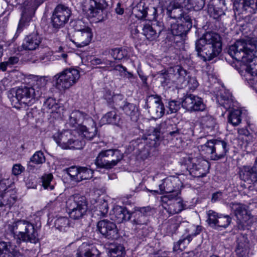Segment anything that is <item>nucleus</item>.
Listing matches in <instances>:
<instances>
[{
  "label": "nucleus",
  "mask_w": 257,
  "mask_h": 257,
  "mask_svg": "<svg viewBox=\"0 0 257 257\" xmlns=\"http://www.w3.org/2000/svg\"><path fill=\"white\" fill-rule=\"evenodd\" d=\"M47 81L45 77L37 78L31 86H21L13 89L10 97L13 107L19 108V105L31 106L36 100L41 97H45L47 92Z\"/></svg>",
  "instance_id": "nucleus-1"
},
{
  "label": "nucleus",
  "mask_w": 257,
  "mask_h": 257,
  "mask_svg": "<svg viewBox=\"0 0 257 257\" xmlns=\"http://www.w3.org/2000/svg\"><path fill=\"white\" fill-rule=\"evenodd\" d=\"M257 42L250 38L237 40L228 48V54L237 62L238 72L241 75L244 72L254 68L250 64L254 58L253 52L256 51Z\"/></svg>",
  "instance_id": "nucleus-2"
},
{
  "label": "nucleus",
  "mask_w": 257,
  "mask_h": 257,
  "mask_svg": "<svg viewBox=\"0 0 257 257\" xmlns=\"http://www.w3.org/2000/svg\"><path fill=\"white\" fill-rule=\"evenodd\" d=\"M197 55L203 61H210L221 51L220 36L213 32H207L196 42Z\"/></svg>",
  "instance_id": "nucleus-3"
},
{
  "label": "nucleus",
  "mask_w": 257,
  "mask_h": 257,
  "mask_svg": "<svg viewBox=\"0 0 257 257\" xmlns=\"http://www.w3.org/2000/svg\"><path fill=\"white\" fill-rule=\"evenodd\" d=\"M7 230L13 235L17 236L18 242L36 243L39 241L38 234L34 224L25 219H17L9 224Z\"/></svg>",
  "instance_id": "nucleus-4"
},
{
  "label": "nucleus",
  "mask_w": 257,
  "mask_h": 257,
  "mask_svg": "<svg viewBox=\"0 0 257 257\" xmlns=\"http://www.w3.org/2000/svg\"><path fill=\"white\" fill-rule=\"evenodd\" d=\"M75 130H63L55 133L53 138L57 145L64 150L80 149L83 148L85 143L76 138Z\"/></svg>",
  "instance_id": "nucleus-5"
},
{
  "label": "nucleus",
  "mask_w": 257,
  "mask_h": 257,
  "mask_svg": "<svg viewBox=\"0 0 257 257\" xmlns=\"http://www.w3.org/2000/svg\"><path fill=\"white\" fill-rule=\"evenodd\" d=\"M199 150L209 156L211 160L217 161L224 158L229 150L228 143L220 140H211L198 147Z\"/></svg>",
  "instance_id": "nucleus-6"
},
{
  "label": "nucleus",
  "mask_w": 257,
  "mask_h": 257,
  "mask_svg": "<svg viewBox=\"0 0 257 257\" xmlns=\"http://www.w3.org/2000/svg\"><path fill=\"white\" fill-rule=\"evenodd\" d=\"M123 158V153L118 149L102 150L96 157L95 164L98 168L109 170L116 166Z\"/></svg>",
  "instance_id": "nucleus-7"
},
{
  "label": "nucleus",
  "mask_w": 257,
  "mask_h": 257,
  "mask_svg": "<svg viewBox=\"0 0 257 257\" xmlns=\"http://www.w3.org/2000/svg\"><path fill=\"white\" fill-rule=\"evenodd\" d=\"M80 78L78 70L75 69H66L57 73L53 77V86L60 90L69 89L74 85Z\"/></svg>",
  "instance_id": "nucleus-8"
},
{
  "label": "nucleus",
  "mask_w": 257,
  "mask_h": 257,
  "mask_svg": "<svg viewBox=\"0 0 257 257\" xmlns=\"http://www.w3.org/2000/svg\"><path fill=\"white\" fill-rule=\"evenodd\" d=\"M70 217L78 220L86 215L88 209L85 198L79 194L70 196L66 202Z\"/></svg>",
  "instance_id": "nucleus-9"
},
{
  "label": "nucleus",
  "mask_w": 257,
  "mask_h": 257,
  "mask_svg": "<svg viewBox=\"0 0 257 257\" xmlns=\"http://www.w3.org/2000/svg\"><path fill=\"white\" fill-rule=\"evenodd\" d=\"M187 169L191 175L194 177H203L208 173L209 165L205 160L197 158L188 157L185 158Z\"/></svg>",
  "instance_id": "nucleus-10"
},
{
  "label": "nucleus",
  "mask_w": 257,
  "mask_h": 257,
  "mask_svg": "<svg viewBox=\"0 0 257 257\" xmlns=\"http://www.w3.org/2000/svg\"><path fill=\"white\" fill-rule=\"evenodd\" d=\"M43 2V0H27L24 3V8L19 21L16 34H20L24 28L29 25L35 11Z\"/></svg>",
  "instance_id": "nucleus-11"
},
{
  "label": "nucleus",
  "mask_w": 257,
  "mask_h": 257,
  "mask_svg": "<svg viewBox=\"0 0 257 257\" xmlns=\"http://www.w3.org/2000/svg\"><path fill=\"white\" fill-rule=\"evenodd\" d=\"M179 195V192L177 191L161 197L163 203L167 204V207L164 208L170 214L179 213L185 208L186 205L183 203Z\"/></svg>",
  "instance_id": "nucleus-12"
},
{
  "label": "nucleus",
  "mask_w": 257,
  "mask_h": 257,
  "mask_svg": "<svg viewBox=\"0 0 257 257\" xmlns=\"http://www.w3.org/2000/svg\"><path fill=\"white\" fill-rule=\"evenodd\" d=\"M188 75V72L180 65L170 67L164 74L161 81L163 86L171 87L178 80H184Z\"/></svg>",
  "instance_id": "nucleus-13"
},
{
  "label": "nucleus",
  "mask_w": 257,
  "mask_h": 257,
  "mask_svg": "<svg viewBox=\"0 0 257 257\" xmlns=\"http://www.w3.org/2000/svg\"><path fill=\"white\" fill-rule=\"evenodd\" d=\"M145 108L149 109L148 112L154 118L161 117L165 113V107L161 98L157 95H151L145 99Z\"/></svg>",
  "instance_id": "nucleus-14"
},
{
  "label": "nucleus",
  "mask_w": 257,
  "mask_h": 257,
  "mask_svg": "<svg viewBox=\"0 0 257 257\" xmlns=\"http://www.w3.org/2000/svg\"><path fill=\"white\" fill-rule=\"evenodd\" d=\"M71 16V11L68 7L58 5L54 9L51 18V23L56 29L63 27L68 22Z\"/></svg>",
  "instance_id": "nucleus-15"
},
{
  "label": "nucleus",
  "mask_w": 257,
  "mask_h": 257,
  "mask_svg": "<svg viewBox=\"0 0 257 257\" xmlns=\"http://www.w3.org/2000/svg\"><path fill=\"white\" fill-rule=\"evenodd\" d=\"M182 107L188 111H203L206 106L201 98L193 94H187L182 100Z\"/></svg>",
  "instance_id": "nucleus-16"
},
{
  "label": "nucleus",
  "mask_w": 257,
  "mask_h": 257,
  "mask_svg": "<svg viewBox=\"0 0 257 257\" xmlns=\"http://www.w3.org/2000/svg\"><path fill=\"white\" fill-rule=\"evenodd\" d=\"M97 227L100 233L107 239H114L118 236V231L115 223L107 219L98 221Z\"/></svg>",
  "instance_id": "nucleus-17"
},
{
  "label": "nucleus",
  "mask_w": 257,
  "mask_h": 257,
  "mask_svg": "<svg viewBox=\"0 0 257 257\" xmlns=\"http://www.w3.org/2000/svg\"><path fill=\"white\" fill-rule=\"evenodd\" d=\"M192 27V19L190 16H185L184 20L178 21L176 23L171 25L172 34L176 36H186Z\"/></svg>",
  "instance_id": "nucleus-18"
},
{
  "label": "nucleus",
  "mask_w": 257,
  "mask_h": 257,
  "mask_svg": "<svg viewBox=\"0 0 257 257\" xmlns=\"http://www.w3.org/2000/svg\"><path fill=\"white\" fill-rule=\"evenodd\" d=\"M107 6L105 0H85L83 10L89 17H97L98 14Z\"/></svg>",
  "instance_id": "nucleus-19"
},
{
  "label": "nucleus",
  "mask_w": 257,
  "mask_h": 257,
  "mask_svg": "<svg viewBox=\"0 0 257 257\" xmlns=\"http://www.w3.org/2000/svg\"><path fill=\"white\" fill-rule=\"evenodd\" d=\"M186 10L185 6H183L182 0H178L175 2L172 6L167 8V15L171 19L180 21L184 20L185 16H190Z\"/></svg>",
  "instance_id": "nucleus-20"
},
{
  "label": "nucleus",
  "mask_w": 257,
  "mask_h": 257,
  "mask_svg": "<svg viewBox=\"0 0 257 257\" xmlns=\"http://www.w3.org/2000/svg\"><path fill=\"white\" fill-rule=\"evenodd\" d=\"M17 196L15 190L5 189L4 193L0 196V213L5 212L10 208L16 201Z\"/></svg>",
  "instance_id": "nucleus-21"
},
{
  "label": "nucleus",
  "mask_w": 257,
  "mask_h": 257,
  "mask_svg": "<svg viewBox=\"0 0 257 257\" xmlns=\"http://www.w3.org/2000/svg\"><path fill=\"white\" fill-rule=\"evenodd\" d=\"M93 33L91 28H87L85 31L75 32L73 39L71 41L78 48H82L87 46L91 42L93 38Z\"/></svg>",
  "instance_id": "nucleus-22"
},
{
  "label": "nucleus",
  "mask_w": 257,
  "mask_h": 257,
  "mask_svg": "<svg viewBox=\"0 0 257 257\" xmlns=\"http://www.w3.org/2000/svg\"><path fill=\"white\" fill-rule=\"evenodd\" d=\"M229 207L234 213L237 220L242 223L246 222L250 218V213L247 210V206L236 202H231Z\"/></svg>",
  "instance_id": "nucleus-23"
},
{
  "label": "nucleus",
  "mask_w": 257,
  "mask_h": 257,
  "mask_svg": "<svg viewBox=\"0 0 257 257\" xmlns=\"http://www.w3.org/2000/svg\"><path fill=\"white\" fill-rule=\"evenodd\" d=\"M233 5L237 11L248 15L257 11V0H235Z\"/></svg>",
  "instance_id": "nucleus-24"
},
{
  "label": "nucleus",
  "mask_w": 257,
  "mask_h": 257,
  "mask_svg": "<svg viewBox=\"0 0 257 257\" xmlns=\"http://www.w3.org/2000/svg\"><path fill=\"white\" fill-rule=\"evenodd\" d=\"M159 129L162 132V134L166 133L168 139H178L181 134L180 128L170 120L161 122L159 125Z\"/></svg>",
  "instance_id": "nucleus-25"
},
{
  "label": "nucleus",
  "mask_w": 257,
  "mask_h": 257,
  "mask_svg": "<svg viewBox=\"0 0 257 257\" xmlns=\"http://www.w3.org/2000/svg\"><path fill=\"white\" fill-rule=\"evenodd\" d=\"M181 182L177 178L172 179L166 178L162 180V183L159 185L160 194L166 193L167 194H173L176 192H178L180 194L179 189Z\"/></svg>",
  "instance_id": "nucleus-26"
},
{
  "label": "nucleus",
  "mask_w": 257,
  "mask_h": 257,
  "mask_svg": "<svg viewBox=\"0 0 257 257\" xmlns=\"http://www.w3.org/2000/svg\"><path fill=\"white\" fill-rule=\"evenodd\" d=\"M239 176L241 180L249 184L257 182V166H243L240 168Z\"/></svg>",
  "instance_id": "nucleus-27"
},
{
  "label": "nucleus",
  "mask_w": 257,
  "mask_h": 257,
  "mask_svg": "<svg viewBox=\"0 0 257 257\" xmlns=\"http://www.w3.org/2000/svg\"><path fill=\"white\" fill-rule=\"evenodd\" d=\"M80 131L87 140H91L96 136L97 128L94 120L91 117H87L84 121V124L81 125Z\"/></svg>",
  "instance_id": "nucleus-28"
},
{
  "label": "nucleus",
  "mask_w": 257,
  "mask_h": 257,
  "mask_svg": "<svg viewBox=\"0 0 257 257\" xmlns=\"http://www.w3.org/2000/svg\"><path fill=\"white\" fill-rule=\"evenodd\" d=\"M110 215H111V219L118 223L128 221L131 217V213L126 207L118 205L113 207L110 212Z\"/></svg>",
  "instance_id": "nucleus-29"
},
{
  "label": "nucleus",
  "mask_w": 257,
  "mask_h": 257,
  "mask_svg": "<svg viewBox=\"0 0 257 257\" xmlns=\"http://www.w3.org/2000/svg\"><path fill=\"white\" fill-rule=\"evenodd\" d=\"M22 254L11 242L0 241V257H19Z\"/></svg>",
  "instance_id": "nucleus-30"
},
{
  "label": "nucleus",
  "mask_w": 257,
  "mask_h": 257,
  "mask_svg": "<svg viewBox=\"0 0 257 257\" xmlns=\"http://www.w3.org/2000/svg\"><path fill=\"white\" fill-rule=\"evenodd\" d=\"M41 40L40 36L37 32H34L25 38L22 47L25 50H35L38 48Z\"/></svg>",
  "instance_id": "nucleus-31"
},
{
  "label": "nucleus",
  "mask_w": 257,
  "mask_h": 257,
  "mask_svg": "<svg viewBox=\"0 0 257 257\" xmlns=\"http://www.w3.org/2000/svg\"><path fill=\"white\" fill-rule=\"evenodd\" d=\"M237 245L235 250L237 257H243L249 250V240L246 234H240L237 238Z\"/></svg>",
  "instance_id": "nucleus-32"
},
{
  "label": "nucleus",
  "mask_w": 257,
  "mask_h": 257,
  "mask_svg": "<svg viewBox=\"0 0 257 257\" xmlns=\"http://www.w3.org/2000/svg\"><path fill=\"white\" fill-rule=\"evenodd\" d=\"M87 117H91L79 110H74L70 114L68 123L75 129L79 130Z\"/></svg>",
  "instance_id": "nucleus-33"
},
{
  "label": "nucleus",
  "mask_w": 257,
  "mask_h": 257,
  "mask_svg": "<svg viewBox=\"0 0 257 257\" xmlns=\"http://www.w3.org/2000/svg\"><path fill=\"white\" fill-rule=\"evenodd\" d=\"M217 102L226 110L235 106V102L232 98L231 94L226 90L221 91L217 96Z\"/></svg>",
  "instance_id": "nucleus-34"
},
{
  "label": "nucleus",
  "mask_w": 257,
  "mask_h": 257,
  "mask_svg": "<svg viewBox=\"0 0 257 257\" xmlns=\"http://www.w3.org/2000/svg\"><path fill=\"white\" fill-rule=\"evenodd\" d=\"M99 253V251L95 247L90 246L86 243H83L77 250L76 256L98 257Z\"/></svg>",
  "instance_id": "nucleus-35"
},
{
  "label": "nucleus",
  "mask_w": 257,
  "mask_h": 257,
  "mask_svg": "<svg viewBox=\"0 0 257 257\" xmlns=\"http://www.w3.org/2000/svg\"><path fill=\"white\" fill-rule=\"evenodd\" d=\"M123 105L119 104V105L117 106L122 109L126 115L130 116L132 121H136L139 116V112L136 105L125 101H123Z\"/></svg>",
  "instance_id": "nucleus-36"
},
{
  "label": "nucleus",
  "mask_w": 257,
  "mask_h": 257,
  "mask_svg": "<svg viewBox=\"0 0 257 257\" xmlns=\"http://www.w3.org/2000/svg\"><path fill=\"white\" fill-rule=\"evenodd\" d=\"M157 30L154 27L150 24H145L143 25L142 28V34L146 37V38L150 41H153L157 38L161 32V30Z\"/></svg>",
  "instance_id": "nucleus-37"
},
{
  "label": "nucleus",
  "mask_w": 257,
  "mask_h": 257,
  "mask_svg": "<svg viewBox=\"0 0 257 257\" xmlns=\"http://www.w3.org/2000/svg\"><path fill=\"white\" fill-rule=\"evenodd\" d=\"M183 6L186 10H193L195 11L201 10L205 6V0H182Z\"/></svg>",
  "instance_id": "nucleus-38"
},
{
  "label": "nucleus",
  "mask_w": 257,
  "mask_h": 257,
  "mask_svg": "<svg viewBox=\"0 0 257 257\" xmlns=\"http://www.w3.org/2000/svg\"><path fill=\"white\" fill-rule=\"evenodd\" d=\"M120 120V117L115 111L113 110L106 113L101 119L103 124H116Z\"/></svg>",
  "instance_id": "nucleus-39"
},
{
  "label": "nucleus",
  "mask_w": 257,
  "mask_h": 257,
  "mask_svg": "<svg viewBox=\"0 0 257 257\" xmlns=\"http://www.w3.org/2000/svg\"><path fill=\"white\" fill-rule=\"evenodd\" d=\"M105 53L111 55L115 60H121L127 55V52L125 49L122 48H115L108 49L105 51Z\"/></svg>",
  "instance_id": "nucleus-40"
},
{
  "label": "nucleus",
  "mask_w": 257,
  "mask_h": 257,
  "mask_svg": "<svg viewBox=\"0 0 257 257\" xmlns=\"http://www.w3.org/2000/svg\"><path fill=\"white\" fill-rule=\"evenodd\" d=\"M253 70L244 72V74L242 76L245 77L250 87L255 90L257 93V73L253 71Z\"/></svg>",
  "instance_id": "nucleus-41"
},
{
  "label": "nucleus",
  "mask_w": 257,
  "mask_h": 257,
  "mask_svg": "<svg viewBox=\"0 0 257 257\" xmlns=\"http://www.w3.org/2000/svg\"><path fill=\"white\" fill-rule=\"evenodd\" d=\"M135 153L138 158L142 160L146 159L150 155L148 146H146L145 143H140L138 147L135 149Z\"/></svg>",
  "instance_id": "nucleus-42"
},
{
  "label": "nucleus",
  "mask_w": 257,
  "mask_h": 257,
  "mask_svg": "<svg viewBox=\"0 0 257 257\" xmlns=\"http://www.w3.org/2000/svg\"><path fill=\"white\" fill-rule=\"evenodd\" d=\"M162 132L159 129V126L155 128L152 134H150L147 140L150 141V145L154 147H158L161 141L160 134Z\"/></svg>",
  "instance_id": "nucleus-43"
},
{
  "label": "nucleus",
  "mask_w": 257,
  "mask_h": 257,
  "mask_svg": "<svg viewBox=\"0 0 257 257\" xmlns=\"http://www.w3.org/2000/svg\"><path fill=\"white\" fill-rule=\"evenodd\" d=\"M146 4L144 2H140L133 9L132 14L139 19L145 18Z\"/></svg>",
  "instance_id": "nucleus-44"
},
{
  "label": "nucleus",
  "mask_w": 257,
  "mask_h": 257,
  "mask_svg": "<svg viewBox=\"0 0 257 257\" xmlns=\"http://www.w3.org/2000/svg\"><path fill=\"white\" fill-rule=\"evenodd\" d=\"M241 111L239 109L232 110L228 116V121L234 126L238 125L241 120Z\"/></svg>",
  "instance_id": "nucleus-45"
},
{
  "label": "nucleus",
  "mask_w": 257,
  "mask_h": 257,
  "mask_svg": "<svg viewBox=\"0 0 257 257\" xmlns=\"http://www.w3.org/2000/svg\"><path fill=\"white\" fill-rule=\"evenodd\" d=\"M192 239V236L190 234L182 237L178 241L174 243L173 251L182 250L183 248H184L186 245L188 244Z\"/></svg>",
  "instance_id": "nucleus-46"
},
{
  "label": "nucleus",
  "mask_w": 257,
  "mask_h": 257,
  "mask_svg": "<svg viewBox=\"0 0 257 257\" xmlns=\"http://www.w3.org/2000/svg\"><path fill=\"white\" fill-rule=\"evenodd\" d=\"M231 218L229 215H219L217 218V224L215 226V229H220L221 228H226L231 223Z\"/></svg>",
  "instance_id": "nucleus-47"
},
{
  "label": "nucleus",
  "mask_w": 257,
  "mask_h": 257,
  "mask_svg": "<svg viewBox=\"0 0 257 257\" xmlns=\"http://www.w3.org/2000/svg\"><path fill=\"white\" fill-rule=\"evenodd\" d=\"M93 176V171L90 168L85 167H79L78 182L83 180L90 179Z\"/></svg>",
  "instance_id": "nucleus-48"
},
{
  "label": "nucleus",
  "mask_w": 257,
  "mask_h": 257,
  "mask_svg": "<svg viewBox=\"0 0 257 257\" xmlns=\"http://www.w3.org/2000/svg\"><path fill=\"white\" fill-rule=\"evenodd\" d=\"M131 216L134 218L133 223L136 225H144L147 223V217L145 215L136 211L131 213Z\"/></svg>",
  "instance_id": "nucleus-49"
},
{
  "label": "nucleus",
  "mask_w": 257,
  "mask_h": 257,
  "mask_svg": "<svg viewBox=\"0 0 257 257\" xmlns=\"http://www.w3.org/2000/svg\"><path fill=\"white\" fill-rule=\"evenodd\" d=\"M200 121L203 127L206 128L213 129L216 124L215 119L212 116L207 114L202 116Z\"/></svg>",
  "instance_id": "nucleus-50"
},
{
  "label": "nucleus",
  "mask_w": 257,
  "mask_h": 257,
  "mask_svg": "<svg viewBox=\"0 0 257 257\" xmlns=\"http://www.w3.org/2000/svg\"><path fill=\"white\" fill-rule=\"evenodd\" d=\"M96 211L97 215L102 217L106 216L108 211V204L107 201L103 199H100L97 204Z\"/></svg>",
  "instance_id": "nucleus-51"
},
{
  "label": "nucleus",
  "mask_w": 257,
  "mask_h": 257,
  "mask_svg": "<svg viewBox=\"0 0 257 257\" xmlns=\"http://www.w3.org/2000/svg\"><path fill=\"white\" fill-rule=\"evenodd\" d=\"M69 219L66 217H59L55 221L56 228L61 231H65V229L69 227Z\"/></svg>",
  "instance_id": "nucleus-52"
},
{
  "label": "nucleus",
  "mask_w": 257,
  "mask_h": 257,
  "mask_svg": "<svg viewBox=\"0 0 257 257\" xmlns=\"http://www.w3.org/2000/svg\"><path fill=\"white\" fill-rule=\"evenodd\" d=\"M45 161V158L43 153L41 151H37L30 158V161L28 164V167L31 166V163L35 164H41L44 163Z\"/></svg>",
  "instance_id": "nucleus-53"
},
{
  "label": "nucleus",
  "mask_w": 257,
  "mask_h": 257,
  "mask_svg": "<svg viewBox=\"0 0 257 257\" xmlns=\"http://www.w3.org/2000/svg\"><path fill=\"white\" fill-rule=\"evenodd\" d=\"M208 224L212 228L215 229L217 224V218H219L218 214L212 210H209L207 212Z\"/></svg>",
  "instance_id": "nucleus-54"
},
{
  "label": "nucleus",
  "mask_w": 257,
  "mask_h": 257,
  "mask_svg": "<svg viewBox=\"0 0 257 257\" xmlns=\"http://www.w3.org/2000/svg\"><path fill=\"white\" fill-rule=\"evenodd\" d=\"M157 14V9L151 5H146V17L147 20L153 21L156 18Z\"/></svg>",
  "instance_id": "nucleus-55"
},
{
  "label": "nucleus",
  "mask_w": 257,
  "mask_h": 257,
  "mask_svg": "<svg viewBox=\"0 0 257 257\" xmlns=\"http://www.w3.org/2000/svg\"><path fill=\"white\" fill-rule=\"evenodd\" d=\"M67 174L70 176L71 181L78 182L79 167L72 166L65 170Z\"/></svg>",
  "instance_id": "nucleus-56"
},
{
  "label": "nucleus",
  "mask_w": 257,
  "mask_h": 257,
  "mask_svg": "<svg viewBox=\"0 0 257 257\" xmlns=\"http://www.w3.org/2000/svg\"><path fill=\"white\" fill-rule=\"evenodd\" d=\"M53 178L51 174H45L42 177V186L45 189L50 191L54 189V186L51 183Z\"/></svg>",
  "instance_id": "nucleus-57"
},
{
  "label": "nucleus",
  "mask_w": 257,
  "mask_h": 257,
  "mask_svg": "<svg viewBox=\"0 0 257 257\" xmlns=\"http://www.w3.org/2000/svg\"><path fill=\"white\" fill-rule=\"evenodd\" d=\"M103 97L109 105H111L112 103H115L116 106L119 105V103H118L117 100L121 99V96L114 95L111 91L108 90L105 92Z\"/></svg>",
  "instance_id": "nucleus-58"
},
{
  "label": "nucleus",
  "mask_w": 257,
  "mask_h": 257,
  "mask_svg": "<svg viewBox=\"0 0 257 257\" xmlns=\"http://www.w3.org/2000/svg\"><path fill=\"white\" fill-rule=\"evenodd\" d=\"M44 106L49 109H51L52 112L56 111L59 108L58 104L56 103L55 99L52 97L48 98L44 102Z\"/></svg>",
  "instance_id": "nucleus-59"
},
{
  "label": "nucleus",
  "mask_w": 257,
  "mask_h": 257,
  "mask_svg": "<svg viewBox=\"0 0 257 257\" xmlns=\"http://www.w3.org/2000/svg\"><path fill=\"white\" fill-rule=\"evenodd\" d=\"M92 65L104 64L105 65H109V67L113 66V61H110L105 59H100L98 58H94L91 61Z\"/></svg>",
  "instance_id": "nucleus-60"
},
{
  "label": "nucleus",
  "mask_w": 257,
  "mask_h": 257,
  "mask_svg": "<svg viewBox=\"0 0 257 257\" xmlns=\"http://www.w3.org/2000/svg\"><path fill=\"white\" fill-rule=\"evenodd\" d=\"M180 102L176 100H171L169 102L168 108L170 113H176L180 109Z\"/></svg>",
  "instance_id": "nucleus-61"
},
{
  "label": "nucleus",
  "mask_w": 257,
  "mask_h": 257,
  "mask_svg": "<svg viewBox=\"0 0 257 257\" xmlns=\"http://www.w3.org/2000/svg\"><path fill=\"white\" fill-rule=\"evenodd\" d=\"M187 76V84L189 88L191 90H195L198 86V82L194 77H190L189 75Z\"/></svg>",
  "instance_id": "nucleus-62"
},
{
  "label": "nucleus",
  "mask_w": 257,
  "mask_h": 257,
  "mask_svg": "<svg viewBox=\"0 0 257 257\" xmlns=\"http://www.w3.org/2000/svg\"><path fill=\"white\" fill-rule=\"evenodd\" d=\"M75 32H81L84 31L87 28H90L88 26L84 25V23L81 20H77L75 22V25L74 26Z\"/></svg>",
  "instance_id": "nucleus-63"
},
{
  "label": "nucleus",
  "mask_w": 257,
  "mask_h": 257,
  "mask_svg": "<svg viewBox=\"0 0 257 257\" xmlns=\"http://www.w3.org/2000/svg\"><path fill=\"white\" fill-rule=\"evenodd\" d=\"M25 171V168L21 164L14 165L12 168V173L15 176H18Z\"/></svg>",
  "instance_id": "nucleus-64"
}]
</instances>
